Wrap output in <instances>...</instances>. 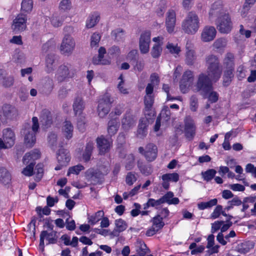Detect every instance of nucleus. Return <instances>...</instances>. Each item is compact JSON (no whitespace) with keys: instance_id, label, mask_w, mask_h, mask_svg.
<instances>
[{"instance_id":"f257e3e1","label":"nucleus","mask_w":256,"mask_h":256,"mask_svg":"<svg viewBox=\"0 0 256 256\" xmlns=\"http://www.w3.org/2000/svg\"><path fill=\"white\" fill-rule=\"evenodd\" d=\"M32 125L25 124L22 130L21 133L24 136V143L27 148H32L36 142V134L38 132L39 124L36 117L32 118Z\"/></svg>"},{"instance_id":"f03ea898","label":"nucleus","mask_w":256,"mask_h":256,"mask_svg":"<svg viewBox=\"0 0 256 256\" xmlns=\"http://www.w3.org/2000/svg\"><path fill=\"white\" fill-rule=\"evenodd\" d=\"M199 18L194 12H189L182 24V30L188 34H194L198 30Z\"/></svg>"},{"instance_id":"7ed1b4c3","label":"nucleus","mask_w":256,"mask_h":256,"mask_svg":"<svg viewBox=\"0 0 256 256\" xmlns=\"http://www.w3.org/2000/svg\"><path fill=\"white\" fill-rule=\"evenodd\" d=\"M212 80L204 74H200L196 84L195 92H199L204 98H206L212 90Z\"/></svg>"},{"instance_id":"20e7f679","label":"nucleus","mask_w":256,"mask_h":256,"mask_svg":"<svg viewBox=\"0 0 256 256\" xmlns=\"http://www.w3.org/2000/svg\"><path fill=\"white\" fill-rule=\"evenodd\" d=\"M216 28L222 34H228L232 28V22L228 14H225L219 17L216 21Z\"/></svg>"},{"instance_id":"39448f33","label":"nucleus","mask_w":256,"mask_h":256,"mask_svg":"<svg viewBox=\"0 0 256 256\" xmlns=\"http://www.w3.org/2000/svg\"><path fill=\"white\" fill-rule=\"evenodd\" d=\"M18 114L16 108L10 104H4L0 110V120L2 123H6L8 120L16 118Z\"/></svg>"},{"instance_id":"423d86ee","label":"nucleus","mask_w":256,"mask_h":256,"mask_svg":"<svg viewBox=\"0 0 256 256\" xmlns=\"http://www.w3.org/2000/svg\"><path fill=\"white\" fill-rule=\"evenodd\" d=\"M100 170H89L86 172L87 176L94 184H101L103 182L104 176L107 174L110 171L106 166H102Z\"/></svg>"},{"instance_id":"0eeeda50","label":"nucleus","mask_w":256,"mask_h":256,"mask_svg":"<svg viewBox=\"0 0 256 256\" xmlns=\"http://www.w3.org/2000/svg\"><path fill=\"white\" fill-rule=\"evenodd\" d=\"M15 134L10 128L3 130V139L0 138V149L9 148L14 146Z\"/></svg>"},{"instance_id":"6e6552de","label":"nucleus","mask_w":256,"mask_h":256,"mask_svg":"<svg viewBox=\"0 0 256 256\" xmlns=\"http://www.w3.org/2000/svg\"><path fill=\"white\" fill-rule=\"evenodd\" d=\"M112 103L110 96L106 94L98 102V114L100 118H104L110 112Z\"/></svg>"},{"instance_id":"1a4fd4ad","label":"nucleus","mask_w":256,"mask_h":256,"mask_svg":"<svg viewBox=\"0 0 256 256\" xmlns=\"http://www.w3.org/2000/svg\"><path fill=\"white\" fill-rule=\"evenodd\" d=\"M75 74V70L72 68L70 64L62 65L59 66L56 78L58 82H63L66 78H72L74 76Z\"/></svg>"},{"instance_id":"9d476101","label":"nucleus","mask_w":256,"mask_h":256,"mask_svg":"<svg viewBox=\"0 0 256 256\" xmlns=\"http://www.w3.org/2000/svg\"><path fill=\"white\" fill-rule=\"evenodd\" d=\"M194 80L193 72L191 70H187L184 73L180 82V88L183 94L188 92L189 87L193 83Z\"/></svg>"},{"instance_id":"9b49d317","label":"nucleus","mask_w":256,"mask_h":256,"mask_svg":"<svg viewBox=\"0 0 256 256\" xmlns=\"http://www.w3.org/2000/svg\"><path fill=\"white\" fill-rule=\"evenodd\" d=\"M150 35V32L149 30L144 31L140 34L139 39V47L142 54H145L149 51Z\"/></svg>"},{"instance_id":"f8f14e48","label":"nucleus","mask_w":256,"mask_h":256,"mask_svg":"<svg viewBox=\"0 0 256 256\" xmlns=\"http://www.w3.org/2000/svg\"><path fill=\"white\" fill-rule=\"evenodd\" d=\"M75 46V42L73 38L69 34H66L61 44L60 50L63 54H70Z\"/></svg>"},{"instance_id":"ddd939ff","label":"nucleus","mask_w":256,"mask_h":256,"mask_svg":"<svg viewBox=\"0 0 256 256\" xmlns=\"http://www.w3.org/2000/svg\"><path fill=\"white\" fill-rule=\"evenodd\" d=\"M26 16L23 14H19L13 21L12 28L16 32H22L26 28Z\"/></svg>"},{"instance_id":"4468645a","label":"nucleus","mask_w":256,"mask_h":256,"mask_svg":"<svg viewBox=\"0 0 256 256\" xmlns=\"http://www.w3.org/2000/svg\"><path fill=\"white\" fill-rule=\"evenodd\" d=\"M96 143L99 150V153L101 155L108 152L112 145V141L106 138L104 136L98 138Z\"/></svg>"},{"instance_id":"2eb2a0df","label":"nucleus","mask_w":256,"mask_h":256,"mask_svg":"<svg viewBox=\"0 0 256 256\" xmlns=\"http://www.w3.org/2000/svg\"><path fill=\"white\" fill-rule=\"evenodd\" d=\"M54 86L53 80L49 77H46L39 84V90L43 94L48 95L52 90Z\"/></svg>"},{"instance_id":"dca6fc26","label":"nucleus","mask_w":256,"mask_h":256,"mask_svg":"<svg viewBox=\"0 0 256 256\" xmlns=\"http://www.w3.org/2000/svg\"><path fill=\"white\" fill-rule=\"evenodd\" d=\"M57 160L61 166H67L70 160L69 151L64 148H60L56 153Z\"/></svg>"},{"instance_id":"f3484780","label":"nucleus","mask_w":256,"mask_h":256,"mask_svg":"<svg viewBox=\"0 0 256 256\" xmlns=\"http://www.w3.org/2000/svg\"><path fill=\"white\" fill-rule=\"evenodd\" d=\"M40 122L44 128H48L52 124V118L51 112L47 109L42 110L40 117Z\"/></svg>"},{"instance_id":"a211bd4d","label":"nucleus","mask_w":256,"mask_h":256,"mask_svg":"<svg viewBox=\"0 0 256 256\" xmlns=\"http://www.w3.org/2000/svg\"><path fill=\"white\" fill-rule=\"evenodd\" d=\"M176 21V16L174 11L170 10L166 14V29L169 33L174 32Z\"/></svg>"},{"instance_id":"6ab92c4d","label":"nucleus","mask_w":256,"mask_h":256,"mask_svg":"<svg viewBox=\"0 0 256 256\" xmlns=\"http://www.w3.org/2000/svg\"><path fill=\"white\" fill-rule=\"evenodd\" d=\"M186 64L188 66H192L196 60V56L194 50L192 49V44L187 42L186 46Z\"/></svg>"},{"instance_id":"aec40b11","label":"nucleus","mask_w":256,"mask_h":256,"mask_svg":"<svg viewBox=\"0 0 256 256\" xmlns=\"http://www.w3.org/2000/svg\"><path fill=\"white\" fill-rule=\"evenodd\" d=\"M216 31L214 26H206L202 33V40L204 42L212 40L216 35Z\"/></svg>"},{"instance_id":"412c9836","label":"nucleus","mask_w":256,"mask_h":256,"mask_svg":"<svg viewBox=\"0 0 256 256\" xmlns=\"http://www.w3.org/2000/svg\"><path fill=\"white\" fill-rule=\"evenodd\" d=\"M158 154V149L156 145L153 144H148L146 146L145 158L149 162L154 160Z\"/></svg>"},{"instance_id":"4be33fe9","label":"nucleus","mask_w":256,"mask_h":256,"mask_svg":"<svg viewBox=\"0 0 256 256\" xmlns=\"http://www.w3.org/2000/svg\"><path fill=\"white\" fill-rule=\"evenodd\" d=\"M115 225L116 228L109 234L112 236H118L120 233L124 231L128 227L126 222L121 218L115 220Z\"/></svg>"},{"instance_id":"5701e85b","label":"nucleus","mask_w":256,"mask_h":256,"mask_svg":"<svg viewBox=\"0 0 256 256\" xmlns=\"http://www.w3.org/2000/svg\"><path fill=\"white\" fill-rule=\"evenodd\" d=\"M106 53V48L104 47H100L98 50V54L97 56H94L92 58V62L94 64H108L110 63V61L104 59V54Z\"/></svg>"},{"instance_id":"b1692460","label":"nucleus","mask_w":256,"mask_h":256,"mask_svg":"<svg viewBox=\"0 0 256 256\" xmlns=\"http://www.w3.org/2000/svg\"><path fill=\"white\" fill-rule=\"evenodd\" d=\"M185 132L188 138H192L195 134L196 128L194 122L190 118H188L185 120Z\"/></svg>"},{"instance_id":"393cba45","label":"nucleus","mask_w":256,"mask_h":256,"mask_svg":"<svg viewBox=\"0 0 256 256\" xmlns=\"http://www.w3.org/2000/svg\"><path fill=\"white\" fill-rule=\"evenodd\" d=\"M66 18V16L64 14L61 12H56L52 15L50 22L54 27H59L62 26Z\"/></svg>"},{"instance_id":"a878e982","label":"nucleus","mask_w":256,"mask_h":256,"mask_svg":"<svg viewBox=\"0 0 256 256\" xmlns=\"http://www.w3.org/2000/svg\"><path fill=\"white\" fill-rule=\"evenodd\" d=\"M222 69L220 67L209 68H207V76L212 81H217L220 77Z\"/></svg>"},{"instance_id":"bb28decb","label":"nucleus","mask_w":256,"mask_h":256,"mask_svg":"<svg viewBox=\"0 0 256 256\" xmlns=\"http://www.w3.org/2000/svg\"><path fill=\"white\" fill-rule=\"evenodd\" d=\"M135 120L130 110L127 111L122 120V126L128 129L135 124Z\"/></svg>"},{"instance_id":"cd10ccee","label":"nucleus","mask_w":256,"mask_h":256,"mask_svg":"<svg viewBox=\"0 0 256 256\" xmlns=\"http://www.w3.org/2000/svg\"><path fill=\"white\" fill-rule=\"evenodd\" d=\"M174 194L172 192H168L164 196L160 198L162 204L168 203L169 204H177L179 202V200L177 198H173Z\"/></svg>"},{"instance_id":"c85d7f7f","label":"nucleus","mask_w":256,"mask_h":256,"mask_svg":"<svg viewBox=\"0 0 256 256\" xmlns=\"http://www.w3.org/2000/svg\"><path fill=\"white\" fill-rule=\"evenodd\" d=\"M12 176L10 172L4 168H0V182L3 184L8 185L11 182Z\"/></svg>"},{"instance_id":"c756f323","label":"nucleus","mask_w":256,"mask_h":256,"mask_svg":"<svg viewBox=\"0 0 256 256\" xmlns=\"http://www.w3.org/2000/svg\"><path fill=\"white\" fill-rule=\"evenodd\" d=\"M84 108V104L81 97H76L73 104V109L75 114H80Z\"/></svg>"},{"instance_id":"7c9ffc66","label":"nucleus","mask_w":256,"mask_h":256,"mask_svg":"<svg viewBox=\"0 0 256 256\" xmlns=\"http://www.w3.org/2000/svg\"><path fill=\"white\" fill-rule=\"evenodd\" d=\"M206 62L207 68L220 67L219 59L215 55L210 54L206 56Z\"/></svg>"},{"instance_id":"2f4dec72","label":"nucleus","mask_w":256,"mask_h":256,"mask_svg":"<svg viewBox=\"0 0 256 256\" xmlns=\"http://www.w3.org/2000/svg\"><path fill=\"white\" fill-rule=\"evenodd\" d=\"M14 82V78L10 76H6L2 73V70H0V83L4 87H10L13 85Z\"/></svg>"},{"instance_id":"473e14b6","label":"nucleus","mask_w":256,"mask_h":256,"mask_svg":"<svg viewBox=\"0 0 256 256\" xmlns=\"http://www.w3.org/2000/svg\"><path fill=\"white\" fill-rule=\"evenodd\" d=\"M222 8V2L221 0H218L214 2L212 6L210 12V16H218L220 14L221 10Z\"/></svg>"},{"instance_id":"72a5a7b5","label":"nucleus","mask_w":256,"mask_h":256,"mask_svg":"<svg viewBox=\"0 0 256 256\" xmlns=\"http://www.w3.org/2000/svg\"><path fill=\"white\" fill-rule=\"evenodd\" d=\"M136 252L139 256H144L149 251L144 242L141 240H138L136 242Z\"/></svg>"},{"instance_id":"f704fd0d","label":"nucleus","mask_w":256,"mask_h":256,"mask_svg":"<svg viewBox=\"0 0 256 256\" xmlns=\"http://www.w3.org/2000/svg\"><path fill=\"white\" fill-rule=\"evenodd\" d=\"M93 149L94 144L92 142H88L82 154V158L85 162H88L90 160Z\"/></svg>"},{"instance_id":"c9c22d12","label":"nucleus","mask_w":256,"mask_h":256,"mask_svg":"<svg viewBox=\"0 0 256 256\" xmlns=\"http://www.w3.org/2000/svg\"><path fill=\"white\" fill-rule=\"evenodd\" d=\"M234 56L232 53L228 52L224 60V66L226 68H234Z\"/></svg>"},{"instance_id":"e433bc0d","label":"nucleus","mask_w":256,"mask_h":256,"mask_svg":"<svg viewBox=\"0 0 256 256\" xmlns=\"http://www.w3.org/2000/svg\"><path fill=\"white\" fill-rule=\"evenodd\" d=\"M145 117L142 118L140 120H144V122L147 124L152 123L155 116V112L152 110V108H145L144 110Z\"/></svg>"},{"instance_id":"4c0bfd02","label":"nucleus","mask_w":256,"mask_h":256,"mask_svg":"<svg viewBox=\"0 0 256 256\" xmlns=\"http://www.w3.org/2000/svg\"><path fill=\"white\" fill-rule=\"evenodd\" d=\"M119 124L116 119H112L108 122V132L110 136L114 135L118 130Z\"/></svg>"},{"instance_id":"58836bf2","label":"nucleus","mask_w":256,"mask_h":256,"mask_svg":"<svg viewBox=\"0 0 256 256\" xmlns=\"http://www.w3.org/2000/svg\"><path fill=\"white\" fill-rule=\"evenodd\" d=\"M144 120H140V122L138 124V130L137 131V136L140 138H144L147 133V126L148 124L144 122Z\"/></svg>"},{"instance_id":"ea45409f","label":"nucleus","mask_w":256,"mask_h":256,"mask_svg":"<svg viewBox=\"0 0 256 256\" xmlns=\"http://www.w3.org/2000/svg\"><path fill=\"white\" fill-rule=\"evenodd\" d=\"M100 19V16L94 14L90 16L86 22V28H90L94 26L99 22Z\"/></svg>"},{"instance_id":"a19ab883","label":"nucleus","mask_w":256,"mask_h":256,"mask_svg":"<svg viewBox=\"0 0 256 256\" xmlns=\"http://www.w3.org/2000/svg\"><path fill=\"white\" fill-rule=\"evenodd\" d=\"M63 132L66 138L69 140L72 136L73 126L69 121H66L63 126Z\"/></svg>"},{"instance_id":"79ce46f5","label":"nucleus","mask_w":256,"mask_h":256,"mask_svg":"<svg viewBox=\"0 0 256 256\" xmlns=\"http://www.w3.org/2000/svg\"><path fill=\"white\" fill-rule=\"evenodd\" d=\"M40 157V152L38 150L32 151L26 153L23 158V162L27 164L31 160H36Z\"/></svg>"},{"instance_id":"37998d69","label":"nucleus","mask_w":256,"mask_h":256,"mask_svg":"<svg viewBox=\"0 0 256 256\" xmlns=\"http://www.w3.org/2000/svg\"><path fill=\"white\" fill-rule=\"evenodd\" d=\"M137 166L142 174L145 176H149L152 172L150 165L144 164L140 160L137 162Z\"/></svg>"},{"instance_id":"c03bdc74","label":"nucleus","mask_w":256,"mask_h":256,"mask_svg":"<svg viewBox=\"0 0 256 256\" xmlns=\"http://www.w3.org/2000/svg\"><path fill=\"white\" fill-rule=\"evenodd\" d=\"M127 60L129 61L132 64H134L138 60V53L136 50H130L126 56Z\"/></svg>"},{"instance_id":"a18cd8bd","label":"nucleus","mask_w":256,"mask_h":256,"mask_svg":"<svg viewBox=\"0 0 256 256\" xmlns=\"http://www.w3.org/2000/svg\"><path fill=\"white\" fill-rule=\"evenodd\" d=\"M162 203L160 198L156 200L154 198H149L146 204L144 205V208L146 210L150 206L155 208L156 209H158L159 206L162 204Z\"/></svg>"},{"instance_id":"49530a36","label":"nucleus","mask_w":256,"mask_h":256,"mask_svg":"<svg viewBox=\"0 0 256 256\" xmlns=\"http://www.w3.org/2000/svg\"><path fill=\"white\" fill-rule=\"evenodd\" d=\"M48 146L53 150H55L57 145V135L51 132L48 136Z\"/></svg>"},{"instance_id":"de8ad7c7","label":"nucleus","mask_w":256,"mask_h":256,"mask_svg":"<svg viewBox=\"0 0 256 256\" xmlns=\"http://www.w3.org/2000/svg\"><path fill=\"white\" fill-rule=\"evenodd\" d=\"M104 216V212L102 210H98L94 216H92L88 218V222L91 224L94 225L98 222Z\"/></svg>"},{"instance_id":"09e8293b","label":"nucleus","mask_w":256,"mask_h":256,"mask_svg":"<svg viewBox=\"0 0 256 256\" xmlns=\"http://www.w3.org/2000/svg\"><path fill=\"white\" fill-rule=\"evenodd\" d=\"M162 180H168L173 182H177L179 180V175L178 173H170L164 174L162 176Z\"/></svg>"},{"instance_id":"8fccbe9b","label":"nucleus","mask_w":256,"mask_h":256,"mask_svg":"<svg viewBox=\"0 0 256 256\" xmlns=\"http://www.w3.org/2000/svg\"><path fill=\"white\" fill-rule=\"evenodd\" d=\"M217 199L214 198L211 200H210L208 202H202L198 204V208L200 210H204L206 208H210L212 207V206H216L217 204Z\"/></svg>"},{"instance_id":"3c124183","label":"nucleus","mask_w":256,"mask_h":256,"mask_svg":"<svg viewBox=\"0 0 256 256\" xmlns=\"http://www.w3.org/2000/svg\"><path fill=\"white\" fill-rule=\"evenodd\" d=\"M44 165L42 164H38L35 168L36 176L35 180L36 182H40L44 174Z\"/></svg>"},{"instance_id":"603ef678","label":"nucleus","mask_w":256,"mask_h":256,"mask_svg":"<svg viewBox=\"0 0 256 256\" xmlns=\"http://www.w3.org/2000/svg\"><path fill=\"white\" fill-rule=\"evenodd\" d=\"M152 220L153 223L152 226L158 228V230H161L164 225L163 219L161 218L159 215H156Z\"/></svg>"},{"instance_id":"864d4df0","label":"nucleus","mask_w":256,"mask_h":256,"mask_svg":"<svg viewBox=\"0 0 256 256\" xmlns=\"http://www.w3.org/2000/svg\"><path fill=\"white\" fill-rule=\"evenodd\" d=\"M216 172L214 169H209L206 172H202V176L204 180L208 182L212 180L216 174Z\"/></svg>"},{"instance_id":"5fc2aeb1","label":"nucleus","mask_w":256,"mask_h":256,"mask_svg":"<svg viewBox=\"0 0 256 256\" xmlns=\"http://www.w3.org/2000/svg\"><path fill=\"white\" fill-rule=\"evenodd\" d=\"M162 52V48L160 44H156L153 46L151 50V55L152 58H158Z\"/></svg>"},{"instance_id":"6e6d98bb","label":"nucleus","mask_w":256,"mask_h":256,"mask_svg":"<svg viewBox=\"0 0 256 256\" xmlns=\"http://www.w3.org/2000/svg\"><path fill=\"white\" fill-rule=\"evenodd\" d=\"M134 156L132 154L128 156L125 163V168L127 170H132L134 166Z\"/></svg>"},{"instance_id":"4d7b16f0","label":"nucleus","mask_w":256,"mask_h":256,"mask_svg":"<svg viewBox=\"0 0 256 256\" xmlns=\"http://www.w3.org/2000/svg\"><path fill=\"white\" fill-rule=\"evenodd\" d=\"M190 109L192 112H196L198 107V98L196 95H192L190 99Z\"/></svg>"},{"instance_id":"13d9d810","label":"nucleus","mask_w":256,"mask_h":256,"mask_svg":"<svg viewBox=\"0 0 256 256\" xmlns=\"http://www.w3.org/2000/svg\"><path fill=\"white\" fill-rule=\"evenodd\" d=\"M32 0H23L22 2V10L25 12H30L32 8Z\"/></svg>"},{"instance_id":"bf43d9fd","label":"nucleus","mask_w":256,"mask_h":256,"mask_svg":"<svg viewBox=\"0 0 256 256\" xmlns=\"http://www.w3.org/2000/svg\"><path fill=\"white\" fill-rule=\"evenodd\" d=\"M55 60L54 58V56L52 54H48L46 59V67L48 68V71L49 72H51L54 70V62Z\"/></svg>"},{"instance_id":"052dcab7","label":"nucleus","mask_w":256,"mask_h":256,"mask_svg":"<svg viewBox=\"0 0 256 256\" xmlns=\"http://www.w3.org/2000/svg\"><path fill=\"white\" fill-rule=\"evenodd\" d=\"M84 168V166L81 164L70 167L68 172L67 176H69L71 174H78Z\"/></svg>"},{"instance_id":"680f3d73","label":"nucleus","mask_w":256,"mask_h":256,"mask_svg":"<svg viewBox=\"0 0 256 256\" xmlns=\"http://www.w3.org/2000/svg\"><path fill=\"white\" fill-rule=\"evenodd\" d=\"M124 34V30L122 28H118L112 31L111 35L116 40L119 41L123 38Z\"/></svg>"},{"instance_id":"e2e57ef3","label":"nucleus","mask_w":256,"mask_h":256,"mask_svg":"<svg viewBox=\"0 0 256 256\" xmlns=\"http://www.w3.org/2000/svg\"><path fill=\"white\" fill-rule=\"evenodd\" d=\"M34 162H30L22 170V173L26 176H32L34 174Z\"/></svg>"},{"instance_id":"0e129e2a","label":"nucleus","mask_w":256,"mask_h":256,"mask_svg":"<svg viewBox=\"0 0 256 256\" xmlns=\"http://www.w3.org/2000/svg\"><path fill=\"white\" fill-rule=\"evenodd\" d=\"M46 240H48V244H55L56 242V232L52 231L50 233L47 232L46 235Z\"/></svg>"},{"instance_id":"69168bd1","label":"nucleus","mask_w":256,"mask_h":256,"mask_svg":"<svg viewBox=\"0 0 256 256\" xmlns=\"http://www.w3.org/2000/svg\"><path fill=\"white\" fill-rule=\"evenodd\" d=\"M71 2L70 0H62L59 6V8L61 10H66L70 8Z\"/></svg>"},{"instance_id":"338daca9","label":"nucleus","mask_w":256,"mask_h":256,"mask_svg":"<svg viewBox=\"0 0 256 256\" xmlns=\"http://www.w3.org/2000/svg\"><path fill=\"white\" fill-rule=\"evenodd\" d=\"M206 98H208V100L212 103H214L218 100V94L216 92L211 90Z\"/></svg>"},{"instance_id":"774afa93","label":"nucleus","mask_w":256,"mask_h":256,"mask_svg":"<svg viewBox=\"0 0 256 256\" xmlns=\"http://www.w3.org/2000/svg\"><path fill=\"white\" fill-rule=\"evenodd\" d=\"M136 178L134 174L132 172L128 173L126 181L128 184L131 186L133 184L134 182L136 180Z\"/></svg>"}]
</instances>
